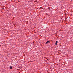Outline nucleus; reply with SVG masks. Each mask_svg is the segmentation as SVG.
Returning a JSON list of instances; mask_svg holds the SVG:
<instances>
[{
    "label": "nucleus",
    "instance_id": "obj_3",
    "mask_svg": "<svg viewBox=\"0 0 73 73\" xmlns=\"http://www.w3.org/2000/svg\"><path fill=\"white\" fill-rule=\"evenodd\" d=\"M12 66H11L10 67V69H12Z\"/></svg>",
    "mask_w": 73,
    "mask_h": 73
},
{
    "label": "nucleus",
    "instance_id": "obj_2",
    "mask_svg": "<svg viewBox=\"0 0 73 73\" xmlns=\"http://www.w3.org/2000/svg\"><path fill=\"white\" fill-rule=\"evenodd\" d=\"M48 42H49V40H47V41L46 42V44H48Z\"/></svg>",
    "mask_w": 73,
    "mask_h": 73
},
{
    "label": "nucleus",
    "instance_id": "obj_1",
    "mask_svg": "<svg viewBox=\"0 0 73 73\" xmlns=\"http://www.w3.org/2000/svg\"><path fill=\"white\" fill-rule=\"evenodd\" d=\"M58 43V42L57 41H56L55 43V45H56L57 44V43Z\"/></svg>",
    "mask_w": 73,
    "mask_h": 73
}]
</instances>
